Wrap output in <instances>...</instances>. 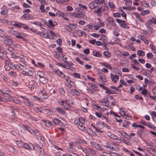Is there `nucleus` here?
Listing matches in <instances>:
<instances>
[{
  "instance_id": "nucleus-35",
  "label": "nucleus",
  "mask_w": 156,
  "mask_h": 156,
  "mask_svg": "<svg viewBox=\"0 0 156 156\" xmlns=\"http://www.w3.org/2000/svg\"><path fill=\"white\" fill-rule=\"evenodd\" d=\"M103 55L107 58H109L111 56V54L108 51H104Z\"/></svg>"
},
{
  "instance_id": "nucleus-53",
  "label": "nucleus",
  "mask_w": 156,
  "mask_h": 156,
  "mask_svg": "<svg viewBox=\"0 0 156 156\" xmlns=\"http://www.w3.org/2000/svg\"><path fill=\"white\" fill-rule=\"evenodd\" d=\"M33 24L40 27H41L42 26V24L41 22L37 21L34 22L33 23Z\"/></svg>"
},
{
  "instance_id": "nucleus-6",
  "label": "nucleus",
  "mask_w": 156,
  "mask_h": 156,
  "mask_svg": "<svg viewBox=\"0 0 156 156\" xmlns=\"http://www.w3.org/2000/svg\"><path fill=\"white\" fill-rule=\"evenodd\" d=\"M108 98H109L111 99H113V97L112 96H110L109 95H107L106 96L103 98L104 101L105 102L106 104L107 105V107L108 108H111L110 106L108 105V103L109 102V100H108Z\"/></svg>"
},
{
  "instance_id": "nucleus-15",
  "label": "nucleus",
  "mask_w": 156,
  "mask_h": 156,
  "mask_svg": "<svg viewBox=\"0 0 156 156\" xmlns=\"http://www.w3.org/2000/svg\"><path fill=\"white\" fill-rule=\"evenodd\" d=\"M21 18L22 19H24L25 20H28L31 19L32 17L31 15L29 14H24L21 16Z\"/></svg>"
},
{
  "instance_id": "nucleus-39",
  "label": "nucleus",
  "mask_w": 156,
  "mask_h": 156,
  "mask_svg": "<svg viewBox=\"0 0 156 156\" xmlns=\"http://www.w3.org/2000/svg\"><path fill=\"white\" fill-rule=\"evenodd\" d=\"M52 121L56 125L60 124L61 122L60 120L56 119H53Z\"/></svg>"
},
{
  "instance_id": "nucleus-37",
  "label": "nucleus",
  "mask_w": 156,
  "mask_h": 156,
  "mask_svg": "<svg viewBox=\"0 0 156 156\" xmlns=\"http://www.w3.org/2000/svg\"><path fill=\"white\" fill-rule=\"evenodd\" d=\"M16 144L17 146L19 147H23L24 145V143L21 141H16Z\"/></svg>"
},
{
  "instance_id": "nucleus-2",
  "label": "nucleus",
  "mask_w": 156,
  "mask_h": 156,
  "mask_svg": "<svg viewBox=\"0 0 156 156\" xmlns=\"http://www.w3.org/2000/svg\"><path fill=\"white\" fill-rule=\"evenodd\" d=\"M9 33L12 34L15 36L16 38L21 39L23 38V36H21L20 34L17 31L14 30H11L10 31Z\"/></svg>"
},
{
  "instance_id": "nucleus-50",
  "label": "nucleus",
  "mask_w": 156,
  "mask_h": 156,
  "mask_svg": "<svg viewBox=\"0 0 156 156\" xmlns=\"http://www.w3.org/2000/svg\"><path fill=\"white\" fill-rule=\"evenodd\" d=\"M79 32L77 33V35L79 36H82L83 35L86 34L85 32L81 30H78Z\"/></svg>"
},
{
  "instance_id": "nucleus-10",
  "label": "nucleus",
  "mask_w": 156,
  "mask_h": 156,
  "mask_svg": "<svg viewBox=\"0 0 156 156\" xmlns=\"http://www.w3.org/2000/svg\"><path fill=\"white\" fill-rule=\"evenodd\" d=\"M57 24V23L55 21L53 22L51 20H48V26H47L51 28L52 27H54Z\"/></svg>"
},
{
  "instance_id": "nucleus-45",
  "label": "nucleus",
  "mask_w": 156,
  "mask_h": 156,
  "mask_svg": "<svg viewBox=\"0 0 156 156\" xmlns=\"http://www.w3.org/2000/svg\"><path fill=\"white\" fill-rule=\"evenodd\" d=\"M90 126H91L92 127L94 128V129L95 130V132H100L101 133L102 132V131L100 130L97 127L95 126L93 124H90Z\"/></svg>"
},
{
  "instance_id": "nucleus-42",
  "label": "nucleus",
  "mask_w": 156,
  "mask_h": 156,
  "mask_svg": "<svg viewBox=\"0 0 156 156\" xmlns=\"http://www.w3.org/2000/svg\"><path fill=\"white\" fill-rule=\"evenodd\" d=\"M20 9V7L17 5L15 6L14 7H12L11 9V10L14 11H17Z\"/></svg>"
},
{
  "instance_id": "nucleus-34",
  "label": "nucleus",
  "mask_w": 156,
  "mask_h": 156,
  "mask_svg": "<svg viewBox=\"0 0 156 156\" xmlns=\"http://www.w3.org/2000/svg\"><path fill=\"white\" fill-rule=\"evenodd\" d=\"M109 137L113 139L114 140H117L118 139V137L116 136L113 133H110V135H108Z\"/></svg>"
},
{
  "instance_id": "nucleus-32",
  "label": "nucleus",
  "mask_w": 156,
  "mask_h": 156,
  "mask_svg": "<svg viewBox=\"0 0 156 156\" xmlns=\"http://www.w3.org/2000/svg\"><path fill=\"white\" fill-rule=\"evenodd\" d=\"M107 21L111 23H112L114 24H115V22L114 19L112 17H108L107 19Z\"/></svg>"
},
{
  "instance_id": "nucleus-26",
  "label": "nucleus",
  "mask_w": 156,
  "mask_h": 156,
  "mask_svg": "<svg viewBox=\"0 0 156 156\" xmlns=\"http://www.w3.org/2000/svg\"><path fill=\"white\" fill-rule=\"evenodd\" d=\"M43 121L45 123V125L47 126L50 127L51 126V122L50 121L43 120Z\"/></svg>"
},
{
  "instance_id": "nucleus-63",
  "label": "nucleus",
  "mask_w": 156,
  "mask_h": 156,
  "mask_svg": "<svg viewBox=\"0 0 156 156\" xmlns=\"http://www.w3.org/2000/svg\"><path fill=\"white\" fill-rule=\"evenodd\" d=\"M87 77L88 79L90 80L91 81L94 82H95V79L94 78H93L92 77L88 75H87Z\"/></svg>"
},
{
  "instance_id": "nucleus-41",
  "label": "nucleus",
  "mask_w": 156,
  "mask_h": 156,
  "mask_svg": "<svg viewBox=\"0 0 156 156\" xmlns=\"http://www.w3.org/2000/svg\"><path fill=\"white\" fill-rule=\"evenodd\" d=\"M78 127V128L82 131H84L86 130V127L83 126L82 125H80Z\"/></svg>"
},
{
  "instance_id": "nucleus-43",
  "label": "nucleus",
  "mask_w": 156,
  "mask_h": 156,
  "mask_svg": "<svg viewBox=\"0 0 156 156\" xmlns=\"http://www.w3.org/2000/svg\"><path fill=\"white\" fill-rule=\"evenodd\" d=\"M8 74L10 76H15L16 75V72L13 71L9 72Z\"/></svg>"
},
{
  "instance_id": "nucleus-44",
  "label": "nucleus",
  "mask_w": 156,
  "mask_h": 156,
  "mask_svg": "<svg viewBox=\"0 0 156 156\" xmlns=\"http://www.w3.org/2000/svg\"><path fill=\"white\" fill-rule=\"evenodd\" d=\"M72 75L77 78L80 79L81 77L80 74L77 73H74Z\"/></svg>"
},
{
  "instance_id": "nucleus-56",
  "label": "nucleus",
  "mask_w": 156,
  "mask_h": 156,
  "mask_svg": "<svg viewBox=\"0 0 156 156\" xmlns=\"http://www.w3.org/2000/svg\"><path fill=\"white\" fill-rule=\"evenodd\" d=\"M7 50L8 51H9L10 52L12 53H15V51L14 49L13 48L11 47H9L7 49Z\"/></svg>"
},
{
  "instance_id": "nucleus-9",
  "label": "nucleus",
  "mask_w": 156,
  "mask_h": 156,
  "mask_svg": "<svg viewBox=\"0 0 156 156\" xmlns=\"http://www.w3.org/2000/svg\"><path fill=\"white\" fill-rule=\"evenodd\" d=\"M89 8L92 9H94L96 8L98 5L95 1H92L90 2L89 4Z\"/></svg>"
},
{
  "instance_id": "nucleus-20",
  "label": "nucleus",
  "mask_w": 156,
  "mask_h": 156,
  "mask_svg": "<svg viewBox=\"0 0 156 156\" xmlns=\"http://www.w3.org/2000/svg\"><path fill=\"white\" fill-rule=\"evenodd\" d=\"M147 21V23H149L156 24V19L153 17H152L151 19Z\"/></svg>"
},
{
  "instance_id": "nucleus-62",
  "label": "nucleus",
  "mask_w": 156,
  "mask_h": 156,
  "mask_svg": "<svg viewBox=\"0 0 156 156\" xmlns=\"http://www.w3.org/2000/svg\"><path fill=\"white\" fill-rule=\"evenodd\" d=\"M79 120L80 122H81L82 124H85V122L84 119L81 117L79 118Z\"/></svg>"
},
{
  "instance_id": "nucleus-30",
  "label": "nucleus",
  "mask_w": 156,
  "mask_h": 156,
  "mask_svg": "<svg viewBox=\"0 0 156 156\" xmlns=\"http://www.w3.org/2000/svg\"><path fill=\"white\" fill-rule=\"evenodd\" d=\"M85 150H86L90 154H94L95 153V152L92 149L90 148H87Z\"/></svg>"
},
{
  "instance_id": "nucleus-57",
  "label": "nucleus",
  "mask_w": 156,
  "mask_h": 156,
  "mask_svg": "<svg viewBox=\"0 0 156 156\" xmlns=\"http://www.w3.org/2000/svg\"><path fill=\"white\" fill-rule=\"evenodd\" d=\"M75 59H76V60L77 62H79L80 64H81V65H83V62L82 61L80 60L79 57H77Z\"/></svg>"
},
{
  "instance_id": "nucleus-33",
  "label": "nucleus",
  "mask_w": 156,
  "mask_h": 156,
  "mask_svg": "<svg viewBox=\"0 0 156 156\" xmlns=\"http://www.w3.org/2000/svg\"><path fill=\"white\" fill-rule=\"evenodd\" d=\"M56 15L58 17H64V14L63 12L59 11H58L56 13Z\"/></svg>"
},
{
  "instance_id": "nucleus-31",
  "label": "nucleus",
  "mask_w": 156,
  "mask_h": 156,
  "mask_svg": "<svg viewBox=\"0 0 156 156\" xmlns=\"http://www.w3.org/2000/svg\"><path fill=\"white\" fill-rule=\"evenodd\" d=\"M5 59L4 60H3L4 61L5 63H6V64H8L9 65H10V64L11 63L10 62V59L8 58V57L7 56H5Z\"/></svg>"
},
{
  "instance_id": "nucleus-18",
  "label": "nucleus",
  "mask_w": 156,
  "mask_h": 156,
  "mask_svg": "<svg viewBox=\"0 0 156 156\" xmlns=\"http://www.w3.org/2000/svg\"><path fill=\"white\" fill-rule=\"evenodd\" d=\"M55 110L59 114H64L65 113V111L62 108L59 107H56L55 108Z\"/></svg>"
},
{
  "instance_id": "nucleus-4",
  "label": "nucleus",
  "mask_w": 156,
  "mask_h": 156,
  "mask_svg": "<svg viewBox=\"0 0 156 156\" xmlns=\"http://www.w3.org/2000/svg\"><path fill=\"white\" fill-rule=\"evenodd\" d=\"M110 78L112 81L114 83H116L119 80V77L118 75H114L113 73L110 74Z\"/></svg>"
},
{
  "instance_id": "nucleus-52",
  "label": "nucleus",
  "mask_w": 156,
  "mask_h": 156,
  "mask_svg": "<svg viewBox=\"0 0 156 156\" xmlns=\"http://www.w3.org/2000/svg\"><path fill=\"white\" fill-rule=\"evenodd\" d=\"M40 9L42 12H44L45 11V10L44 9V6L43 4H41L40 5Z\"/></svg>"
},
{
  "instance_id": "nucleus-16",
  "label": "nucleus",
  "mask_w": 156,
  "mask_h": 156,
  "mask_svg": "<svg viewBox=\"0 0 156 156\" xmlns=\"http://www.w3.org/2000/svg\"><path fill=\"white\" fill-rule=\"evenodd\" d=\"M23 126L25 128V130L26 129L31 134H33V130L30 127L24 125H23Z\"/></svg>"
},
{
  "instance_id": "nucleus-61",
  "label": "nucleus",
  "mask_w": 156,
  "mask_h": 156,
  "mask_svg": "<svg viewBox=\"0 0 156 156\" xmlns=\"http://www.w3.org/2000/svg\"><path fill=\"white\" fill-rule=\"evenodd\" d=\"M153 55L152 53L150 52L148 53L147 54V57L148 58H151L153 57Z\"/></svg>"
},
{
  "instance_id": "nucleus-29",
  "label": "nucleus",
  "mask_w": 156,
  "mask_h": 156,
  "mask_svg": "<svg viewBox=\"0 0 156 156\" xmlns=\"http://www.w3.org/2000/svg\"><path fill=\"white\" fill-rule=\"evenodd\" d=\"M13 25L17 27L20 28L23 27V26L25 25L26 24H25L23 23H20L18 24L17 23H15L13 24Z\"/></svg>"
},
{
  "instance_id": "nucleus-51",
  "label": "nucleus",
  "mask_w": 156,
  "mask_h": 156,
  "mask_svg": "<svg viewBox=\"0 0 156 156\" xmlns=\"http://www.w3.org/2000/svg\"><path fill=\"white\" fill-rule=\"evenodd\" d=\"M25 103H27V105L29 107H33L34 106L33 103L32 102L29 101H27L25 102Z\"/></svg>"
},
{
  "instance_id": "nucleus-64",
  "label": "nucleus",
  "mask_w": 156,
  "mask_h": 156,
  "mask_svg": "<svg viewBox=\"0 0 156 156\" xmlns=\"http://www.w3.org/2000/svg\"><path fill=\"white\" fill-rule=\"evenodd\" d=\"M20 129L21 133H26L25 129L23 126H20Z\"/></svg>"
},
{
  "instance_id": "nucleus-27",
  "label": "nucleus",
  "mask_w": 156,
  "mask_h": 156,
  "mask_svg": "<svg viewBox=\"0 0 156 156\" xmlns=\"http://www.w3.org/2000/svg\"><path fill=\"white\" fill-rule=\"evenodd\" d=\"M137 55L139 56H143L145 55V52L143 51L139 50L137 51Z\"/></svg>"
},
{
  "instance_id": "nucleus-46",
  "label": "nucleus",
  "mask_w": 156,
  "mask_h": 156,
  "mask_svg": "<svg viewBox=\"0 0 156 156\" xmlns=\"http://www.w3.org/2000/svg\"><path fill=\"white\" fill-rule=\"evenodd\" d=\"M0 101L2 102L5 103L9 101V100L8 99L5 98L0 96Z\"/></svg>"
},
{
  "instance_id": "nucleus-55",
  "label": "nucleus",
  "mask_w": 156,
  "mask_h": 156,
  "mask_svg": "<svg viewBox=\"0 0 156 156\" xmlns=\"http://www.w3.org/2000/svg\"><path fill=\"white\" fill-rule=\"evenodd\" d=\"M37 138L39 141L41 142L43 141L44 140L43 138V137L41 135H37Z\"/></svg>"
},
{
  "instance_id": "nucleus-19",
  "label": "nucleus",
  "mask_w": 156,
  "mask_h": 156,
  "mask_svg": "<svg viewBox=\"0 0 156 156\" xmlns=\"http://www.w3.org/2000/svg\"><path fill=\"white\" fill-rule=\"evenodd\" d=\"M93 55L94 56L98 57H101L102 56V54L99 51H93Z\"/></svg>"
},
{
  "instance_id": "nucleus-47",
  "label": "nucleus",
  "mask_w": 156,
  "mask_h": 156,
  "mask_svg": "<svg viewBox=\"0 0 156 156\" xmlns=\"http://www.w3.org/2000/svg\"><path fill=\"white\" fill-rule=\"evenodd\" d=\"M94 23H90L87 24L86 27L89 29H92L93 27H94Z\"/></svg>"
},
{
  "instance_id": "nucleus-54",
  "label": "nucleus",
  "mask_w": 156,
  "mask_h": 156,
  "mask_svg": "<svg viewBox=\"0 0 156 156\" xmlns=\"http://www.w3.org/2000/svg\"><path fill=\"white\" fill-rule=\"evenodd\" d=\"M112 16L113 17H115L119 18L120 17V15L119 12L113 13Z\"/></svg>"
},
{
  "instance_id": "nucleus-21",
  "label": "nucleus",
  "mask_w": 156,
  "mask_h": 156,
  "mask_svg": "<svg viewBox=\"0 0 156 156\" xmlns=\"http://www.w3.org/2000/svg\"><path fill=\"white\" fill-rule=\"evenodd\" d=\"M88 85L92 89L96 90H97L98 87L97 86L94 84L91 83H89Z\"/></svg>"
},
{
  "instance_id": "nucleus-12",
  "label": "nucleus",
  "mask_w": 156,
  "mask_h": 156,
  "mask_svg": "<svg viewBox=\"0 0 156 156\" xmlns=\"http://www.w3.org/2000/svg\"><path fill=\"white\" fill-rule=\"evenodd\" d=\"M41 92L42 94L41 95L42 96L43 99H45L48 97V95L47 94L45 90H42L41 91Z\"/></svg>"
},
{
  "instance_id": "nucleus-14",
  "label": "nucleus",
  "mask_w": 156,
  "mask_h": 156,
  "mask_svg": "<svg viewBox=\"0 0 156 156\" xmlns=\"http://www.w3.org/2000/svg\"><path fill=\"white\" fill-rule=\"evenodd\" d=\"M119 132L122 136H124L126 138L130 139H131V137L127 134H126L125 132L123 131H119Z\"/></svg>"
},
{
  "instance_id": "nucleus-22",
  "label": "nucleus",
  "mask_w": 156,
  "mask_h": 156,
  "mask_svg": "<svg viewBox=\"0 0 156 156\" xmlns=\"http://www.w3.org/2000/svg\"><path fill=\"white\" fill-rule=\"evenodd\" d=\"M39 80L40 82L43 84H45L47 82L46 78L44 76L40 77Z\"/></svg>"
},
{
  "instance_id": "nucleus-40",
  "label": "nucleus",
  "mask_w": 156,
  "mask_h": 156,
  "mask_svg": "<svg viewBox=\"0 0 156 156\" xmlns=\"http://www.w3.org/2000/svg\"><path fill=\"white\" fill-rule=\"evenodd\" d=\"M37 74L40 77L44 76V73L43 71H37Z\"/></svg>"
},
{
  "instance_id": "nucleus-58",
  "label": "nucleus",
  "mask_w": 156,
  "mask_h": 156,
  "mask_svg": "<svg viewBox=\"0 0 156 156\" xmlns=\"http://www.w3.org/2000/svg\"><path fill=\"white\" fill-rule=\"evenodd\" d=\"M78 6L80 8L84 9H87V7L84 5H83L82 4L79 3L78 4Z\"/></svg>"
},
{
  "instance_id": "nucleus-49",
  "label": "nucleus",
  "mask_w": 156,
  "mask_h": 156,
  "mask_svg": "<svg viewBox=\"0 0 156 156\" xmlns=\"http://www.w3.org/2000/svg\"><path fill=\"white\" fill-rule=\"evenodd\" d=\"M95 1L98 4H101L105 2V0H93Z\"/></svg>"
},
{
  "instance_id": "nucleus-11",
  "label": "nucleus",
  "mask_w": 156,
  "mask_h": 156,
  "mask_svg": "<svg viewBox=\"0 0 156 156\" xmlns=\"http://www.w3.org/2000/svg\"><path fill=\"white\" fill-rule=\"evenodd\" d=\"M2 11L1 12V14L2 15H7L8 12V10L6 7L4 6H3L2 8Z\"/></svg>"
},
{
  "instance_id": "nucleus-3",
  "label": "nucleus",
  "mask_w": 156,
  "mask_h": 156,
  "mask_svg": "<svg viewBox=\"0 0 156 156\" xmlns=\"http://www.w3.org/2000/svg\"><path fill=\"white\" fill-rule=\"evenodd\" d=\"M0 94L4 97H5V94L9 95L11 94V90L8 88L3 89L2 91H0Z\"/></svg>"
},
{
  "instance_id": "nucleus-25",
  "label": "nucleus",
  "mask_w": 156,
  "mask_h": 156,
  "mask_svg": "<svg viewBox=\"0 0 156 156\" xmlns=\"http://www.w3.org/2000/svg\"><path fill=\"white\" fill-rule=\"evenodd\" d=\"M94 147L96 149L102 151V150L101 147L100 145L98 144L95 143L93 145Z\"/></svg>"
},
{
  "instance_id": "nucleus-7",
  "label": "nucleus",
  "mask_w": 156,
  "mask_h": 156,
  "mask_svg": "<svg viewBox=\"0 0 156 156\" xmlns=\"http://www.w3.org/2000/svg\"><path fill=\"white\" fill-rule=\"evenodd\" d=\"M105 7L104 6H101L100 8L98 7L97 9L95 10L94 11V12L98 14H100L101 12L105 11Z\"/></svg>"
},
{
  "instance_id": "nucleus-48",
  "label": "nucleus",
  "mask_w": 156,
  "mask_h": 156,
  "mask_svg": "<svg viewBox=\"0 0 156 156\" xmlns=\"http://www.w3.org/2000/svg\"><path fill=\"white\" fill-rule=\"evenodd\" d=\"M110 7L112 9H114L115 8V5L112 2H109L108 3Z\"/></svg>"
},
{
  "instance_id": "nucleus-24",
  "label": "nucleus",
  "mask_w": 156,
  "mask_h": 156,
  "mask_svg": "<svg viewBox=\"0 0 156 156\" xmlns=\"http://www.w3.org/2000/svg\"><path fill=\"white\" fill-rule=\"evenodd\" d=\"M14 67L15 69H18L20 68L21 69H23V66L20 64H19V65H14Z\"/></svg>"
},
{
  "instance_id": "nucleus-13",
  "label": "nucleus",
  "mask_w": 156,
  "mask_h": 156,
  "mask_svg": "<svg viewBox=\"0 0 156 156\" xmlns=\"http://www.w3.org/2000/svg\"><path fill=\"white\" fill-rule=\"evenodd\" d=\"M101 64L107 67L110 70H111L112 69V67L110 64L107 63L105 62H102L101 63Z\"/></svg>"
},
{
  "instance_id": "nucleus-38",
  "label": "nucleus",
  "mask_w": 156,
  "mask_h": 156,
  "mask_svg": "<svg viewBox=\"0 0 156 156\" xmlns=\"http://www.w3.org/2000/svg\"><path fill=\"white\" fill-rule=\"evenodd\" d=\"M26 114L27 115V117L31 119V120H34V121H37V120L33 116H32V115H30L28 113H27Z\"/></svg>"
},
{
  "instance_id": "nucleus-17",
  "label": "nucleus",
  "mask_w": 156,
  "mask_h": 156,
  "mask_svg": "<svg viewBox=\"0 0 156 156\" xmlns=\"http://www.w3.org/2000/svg\"><path fill=\"white\" fill-rule=\"evenodd\" d=\"M147 23V21L146 23V25L147 27V28L149 29L148 30V32L150 34H151L152 32V29L151 27V26L150 25L151 24V23Z\"/></svg>"
},
{
  "instance_id": "nucleus-5",
  "label": "nucleus",
  "mask_w": 156,
  "mask_h": 156,
  "mask_svg": "<svg viewBox=\"0 0 156 156\" xmlns=\"http://www.w3.org/2000/svg\"><path fill=\"white\" fill-rule=\"evenodd\" d=\"M114 145L110 142H107L106 145H104V147L108 150H114Z\"/></svg>"
},
{
  "instance_id": "nucleus-36",
  "label": "nucleus",
  "mask_w": 156,
  "mask_h": 156,
  "mask_svg": "<svg viewBox=\"0 0 156 156\" xmlns=\"http://www.w3.org/2000/svg\"><path fill=\"white\" fill-rule=\"evenodd\" d=\"M76 24L69 23L68 25L67 26V27H69L71 29H75L76 27Z\"/></svg>"
},
{
  "instance_id": "nucleus-8",
  "label": "nucleus",
  "mask_w": 156,
  "mask_h": 156,
  "mask_svg": "<svg viewBox=\"0 0 156 156\" xmlns=\"http://www.w3.org/2000/svg\"><path fill=\"white\" fill-rule=\"evenodd\" d=\"M23 147L29 150H31L34 149V147L33 145L31 144H27V143H24Z\"/></svg>"
},
{
  "instance_id": "nucleus-23",
  "label": "nucleus",
  "mask_w": 156,
  "mask_h": 156,
  "mask_svg": "<svg viewBox=\"0 0 156 156\" xmlns=\"http://www.w3.org/2000/svg\"><path fill=\"white\" fill-rule=\"evenodd\" d=\"M149 47L151 49L152 51L155 54H156V47L152 44H150Z\"/></svg>"
},
{
  "instance_id": "nucleus-28",
  "label": "nucleus",
  "mask_w": 156,
  "mask_h": 156,
  "mask_svg": "<svg viewBox=\"0 0 156 156\" xmlns=\"http://www.w3.org/2000/svg\"><path fill=\"white\" fill-rule=\"evenodd\" d=\"M58 92L62 96H65V92L64 89L62 87H60L58 89Z\"/></svg>"
},
{
  "instance_id": "nucleus-59",
  "label": "nucleus",
  "mask_w": 156,
  "mask_h": 156,
  "mask_svg": "<svg viewBox=\"0 0 156 156\" xmlns=\"http://www.w3.org/2000/svg\"><path fill=\"white\" fill-rule=\"evenodd\" d=\"M73 92L77 96H79L80 95V92L78 91L77 90L75 89H72Z\"/></svg>"
},
{
  "instance_id": "nucleus-60",
  "label": "nucleus",
  "mask_w": 156,
  "mask_h": 156,
  "mask_svg": "<svg viewBox=\"0 0 156 156\" xmlns=\"http://www.w3.org/2000/svg\"><path fill=\"white\" fill-rule=\"evenodd\" d=\"M135 98L137 100L140 99L142 101L143 100V98L142 97H140L139 95L137 94H136L135 96Z\"/></svg>"
},
{
  "instance_id": "nucleus-1",
  "label": "nucleus",
  "mask_w": 156,
  "mask_h": 156,
  "mask_svg": "<svg viewBox=\"0 0 156 156\" xmlns=\"http://www.w3.org/2000/svg\"><path fill=\"white\" fill-rule=\"evenodd\" d=\"M1 37L2 38V42L8 46H10L13 44V42L10 37L3 35V36H1Z\"/></svg>"
}]
</instances>
